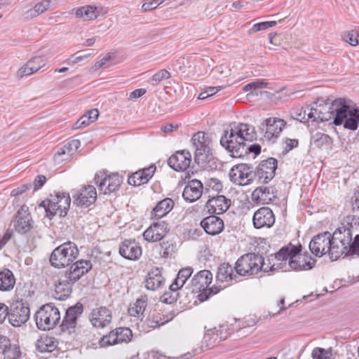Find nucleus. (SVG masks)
<instances>
[{"mask_svg": "<svg viewBox=\"0 0 359 359\" xmlns=\"http://www.w3.org/2000/svg\"><path fill=\"white\" fill-rule=\"evenodd\" d=\"M255 139V128L246 123H239L229 131L224 130L220 144L233 158H242L247 154L246 142H252Z\"/></svg>", "mask_w": 359, "mask_h": 359, "instance_id": "f257e3e1", "label": "nucleus"}, {"mask_svg": "<svg viewBox=\"0 0 359 359\" xmlns=\"http://www.w3.org/2000/svg\"><path fill=\"white\" fill-rule=\"evenodd\" d=\"M350 108L351 106L345 99L338 98L330 105L327 103L324 104L314 103L307 111H310L312 121L324 122L333 119L334 125L340 126L342 123L344 124L348 119Z\"/></svg>", "mask_w": 359, "mask_h": 359, "instance_id": "f03ea898", "label": "nucleus"}, {"mask_svg": "<svg viewBox=\"0 0 359 359\" xmlns=\"http://www.w3.org/2000/svg\"><path fill=\"white\" fill-rule=\"evenodd\" d=\"M301 245H294L289 243L275 254V259L278 261H285V262L288 260L290 267L294 271L311 269L316 260L308 253L301 254Z\"/></svg>", "mask_w": 359, "mask_h": 359, "instance_id": "7ed1b4c3", "label": "nucleus"}, {"mask_svg": "<svg viewBox=\"0 0 359 359\" xmlns=\"http://www.w3.org/2000/svg\"><path fill=\"white\" fill-rule=\"evenodd\" d=\"M352 231L343 226L332 233L330 259L337 260L341 256L352 255Z\"/></svg>", "mask_w": 359, "mask_h": 359, "instance_id": "20e7f679", "label": "nucleus"}, {"mask_svg": "<svg viewBox=\"0 0 359 359\" xmlns=\"http://www.w3.org/2000/svg\"><path fill=\"white\" fill-rule=\"evenodd\" d=\"M273 267L274 264L271 266H266L262 256L254 253H248L237 260L234 269L238 275L252 276L260 271L264 272L271 271Z\"/></svg>", "mask_w": 359, "mask_h": 359, "instance_id": "39448f33", "label": "nucleus"}, {"mask_svg": "<svg viewBox=\"0 0 359 359\" xmlns=\"http://www.w3.org/2000/svg\"><path fill=\"white\" fill-rule=\"evenodd\" d=\"M71 203V198L69 194L57 193L51 195L50 198L43 201L39 208H43L46 217L51 219L53 216L59 215L64 217L67 214Z\"/></svg>", "mask_w": 359, "mask_h": 359, "instance_id": "423d86ee", "label": "nucleus"}, {"mask_svg": "<svg viewBox=\"0 0 359 359\" xmlns=\"http://www.w3.org/2000/svg\"><path fill=\"white\" fill-rule=\"evenodd\" d=\"M79 249L72 242L65 243L57 247L50 257V264L55 268H64L72 263L79 255Z\"/></svg>", "mask_w": 359, "mask_h": 359, "instance_id": "0eeeda50", "label": "nucleus"}, {"mask_svg": "<svg viewBox=\"0 0 359 359\" xmlns=\"http://www.w3.org/2000/svg\"><path fill=\"white\" fill-rule=\"evenodd\" d=\"M212 275L208 270H202L194 275L191 280L193 286V292H199L198 299L201 302L206 301L211 295L216 294L219 290L217 287H210L208 285L211 283Z\"/></svg>", "mask_w": 359, "mask_h": 359, "instance_id": "6e6552de", "label": "nucleus"}, {"mask_svg": "<svg viewBox=\"0 0 359 359\" xmlns=\"http://www.w3.org/2000/svg\"><path fill=\"white\" fill-rule=\"evenodd\" d=\"M60 319V311L52 304L43 305L34 315L36 327L41 330L53 329L58 323Z\"/></svg>", "mask_w": 359, "mask_h": 359, "instance_id": "1a4fd4ad", "label": "nucleus"}, {"mask_svg": "<svg viewBox=\"0 0 359 359\" xmlns=\"http://www.w3.org/2000/svg\"><path fill=\"white\" fill-rule=\"evenodd\" d=\"M192 144L195 148L194 160L198 164L206 163L211 155L210 140L202 131L195 133L191 138Z\"/></svg>", "mask_w": 359, "mask_h": 359, "instance_id": "9d476101", "label": "nucleus"}, {"mask_svg": "<svg viewBox=\"0 0 359 359\" xmlns=\"http://www.w3.org/2000/svg\"><path fill=\"white\" fill-rule=\"evenodd\" d=\"M230 180L235 184L245 186L251 184L256 178V173L248 164L241 163L232 167L229 174Z\"/></svg>", "mask_w": 359, "mask_h": 359, "instance_id": "9b49d317", "label": "nucleus"}, {"mask_svg": "<svg viewBox=\"0 0 359 359\" xmlns=\"http://www.w3.org/2000/svg\"><path fill=\"white\" fill-rule=\"evenodd\" d=\"M332 234L325 231L315 236L309 243L311 252L316 257L328 254L330 257Z\"/></svg>", "mask_w": 359, "mask_h": 359, "instance_id": "f8f14e48", "label": "nucleus"}, {"mask_svg": "<svg viewBox=\"0 0 359 359\" xmlns=\"http://www.w3.org/2000/svg\"><path fill=\"white\" fill-rule=\"evenodd\" d=\"M29 314L28 305L22 302H17L12 304L10 311L8 310V322L13 327H20L28 320Z\"/></svg>", "mask_w": 359, "mask_h": 359, "instance_id": "ddd939ff", "label": "nucleus"}, {"mask_svg": "<svg viewBox=\"0 0 359 359\" xmlns=\"http://www.w3.org/2000/svg\"><path fill=\"white\" fill-rule=\"evenodd\" d=\"M285 121L283 119L270 117L265 119L260 126V130L264 134V137L271 141L277 138L285 126Z\"/></svg>", "mask_w": 359, "mask_h": 359, "instance_id": "4468645a", "label": "nucleus"}, {"mask_svg": "<svg viewBox=\"0 0 359 359\" xmlns=\"http://www.w3.org/2000/svg\"><path fill=\"white\" fill-rule=\"evenodd\" d=\"M170 231L169 224L165 221L153 222L143 233L144 238L148 242H158L163 240Z\"/></svg>", "mask_w": 359, "mask_h": 359, "instance_id": "2eb2a0df", "label": "nucleus"}, {"mask_svg": "<svg viewBox=\"0 0 359 359\" xmlns=\"http://www.w3.org/2000/svg\"><path fill=\"white\" fill-rule=\"evenodd\" d=\"M278 161L274 158H268L262 161L254 171L256 173V177L262 183H268L274 177Z\"/></svg>", "mask_w": 359, "mask_h": 359, "instance_id": "dca6fc26", "label": "nucleus"}, {"mask_svg": "<svg viewBox=\"0 0 359 359\" xmlns=\"http://www.w3.org/2000/svg\"><path fill=\"white\" fill-rule=\"evenodd\" d=\"M276 221L273 212L269 207H262L253 215L252 223L255 229L271 228Z\"/></svg>", "mask_w": 359, "mask_h": 359, "instance_id": "f3484780", "label": "nucleus"}, {"mask_svg": "<svg viewBox=\"0 0 359 359\" xmlns=\"http://www.w3.org/2000/svg\"><path fill=\"white\" fill-rule=\"evenodd\" d=\"M14 229L20 234L29 232L33 227V220L27 207L22 206L15 215L13 221Z\"/></svg>", "mask_w": 359, "mask_h": 359, "instance_id": "a211bd4d", "label": "nucleus"}, {"mask_svg": "<svg viewBox=\"0 0 359 359\" xmlns=\"http://www.w3.org/2000/svg\"><path fill=\"white\" fill-rule=\"evenodd\" d=\"M74 203L81 207H89L97 199V191L94 186L87 185L73 194Z\"/></svg>", "mask_w": 359, "mask_h": 359, "instance_id": "6ab92c4d", "label": "nucleus"}, {"mask_svg": "<svg viewBox=\"0 0 359 359\" xmlns=\"http://www.w3.org/2000/svg\"><path fill=\"white\" fill-rule=\"evenodd\" d=\"M191 155L189 151H177L168 159V165L177 172H184L189 168Z\"/></svg>", "mask_w": 359, "mask_h": 359, "instance_id": "aec40b11", "label": "nucleus"}, {"mask_svg": "<svg viewBox=\"0 0 359 359\" xmlns=\"http://www.w3.org/2000/svg\"><path fill=\"white\" fill-rule=\"evenodd\" d=\"M89 319L93 327L104 328L111 322V311L105 306L94 309L89 316Z\"/></svg>", "mask_w": 359, "mask_h": 359, "instance_id": "412c9836", "label": "nucleus"}, {"mask_svg": "<svg viewBox=\"0 0 359 359\" xmlns=\"http://www.w3.org/2000/svg\"><path fill=\"white\" fill-rule=\"evenodd\" d=\"M92 268L90 261L81 259L71 265L69 271L65 273V278L72 283H76Z\"/></svg>", "mask_w": 359, "mask_h": 359, "instance_id": "4be33fe9", "label": "nucleus"}, {"mask_svg": "<svg viewBox=\"0 0 359 359\" xmlns=\"http://www.w3.org/2000/svg\"><path fill=\"white\" fill-rule=\"evenodd\" d=\"M119 254L126 259L137 260L142 255V247L135 240L123 241L118 250Z\"/></svg>", "mask_w": 359, "mask_h": 359, "instance_id": "5701e85b", "label": "nucleus"}, {"mask_svg": "<svg viewBox=\"0 0 359 359\" xmlns=\"http://www.w3.org/2000/svg\"><path fill=\"white\" fill-rule=\"evenodd\" d=\"M83 312V305L77 303L69 307L65 313L62 324L60 325L62 332L70 331L74 329L76 325L77 318Z\"/></svg>", "mask_w": 359, "mask_h": 359, "instance_id": "b1692460", "label": "nucleus"}, {"mask_svg": "<svg viewBox=\"0 0 359 359\" xmlns=\"http://www.w3.org/2000/svg\"><path fill=\"white\" fill-rule=\"evenodd\" d=\"M231 205V200L223 195L211 197L205 204L210 214L220 215L225 212Z\"/></svg>", "mask_w": 359, "mask_h": 359, "instance_id": "393cba45", "label": "nucleus"}, {"mask_svg": "<svg viewBox=\"0 0 359 359\" xmlns=\"http://www.w3.org/2000/svg\"><path fill=\"white\" fill-rule=\"evenodd\" d=\"M46 60L43 56L34 57L17 72V77L22 79L38 72L46 65Z\"/></svg>", "mask_w": 359, "mask_h": 359, "instance_id": "a878e982", "label": "nucleus"}, {"mask_svg": "<svg viewBox=\"0 0 359 359\" xmlns=\"http://www.w3.org/2000/svg\"><path fill=\"white\" fill-rule=\"evenodd\" d=\"M20 348L11 344L6 337L0 335V359H20Z\"/></svg>", "mask_w": 359, "mask_h": 359, "instance_id": "bb28decb", "label": "nucleus"}, {"mask_svg": "<svg viewBox=\"0 0 359 359\" xmlns=\"http://www.w3.org/2000/svg\"><path fill=\"white\" fill-rule=\"evenodd\" d=\"M276 198V191L272 187H259L252 194V200L257 204H269Z\"/></svg>", "mask_w": 359, "mask_h": 359, "instance_id": "cd10ccee", "label": "nucleus"}, {"mask_svg": "<svg viewBox=\"0 0 359 359\" xmlns=\"http://www.w3.org/2000/svg\"><path fill=\"white\" fill-rule=\"evenodd\" d=\"M201 226L207 233L213 236L220 233L224 228L223 220L215 215L205 217L201 222Z\"/></svg>", "mask_w": 359, "mask_h": 359, "instance_id": "c85d7f7f", "label": "nucleus"}, {"mask_svg": "<svg viewBox=\"0 0 359 359\" xmlns=\"http://www.w3.org/2000/svg\"><path fill=\"white\" fill-rule=\"evenodd\" d=\"M203 184L200 180H192L184 189L182 196L186 201L190 203L197 201L202 195Z\"/></svg>", "mask_w": 359, "mask_h": 359, "instance_id": "c756f323", "label": "nucleus"}, {"mask_svg": "<svg viewBox=\"0 0 359 359\" xmlns=\"http://www.w3.org/2000/svg\"><path fill=\"white\" fill-rule=\"evenodd\" d=\"M165 278L162 275V269L158 267L151 269L147 276L145 287L150 290H156L165 283Z\"/></svg>", "mask_w": 359, "mask_h": 359, "instance_id": "7c9ffc66", "label": "nucleus"}, {"mask_svg": "<svg viewBox=\"0 0 359 359\" xmlns=\"http://www.w3.org/2000/svg\"><path fill=\"white\" fill-rule=\"evenodd\" d=\"M73 283L65 277L64 279L60 278L55 281V298L62 301L67 299L72 294Z\"/></svg>", "mask_w": 359, "mask_h": 359, "instance_id": "2f4dec72", "label": "nucleus"}, {"mask_svg": "<svg viewBox=\"0 0 359 359\" xmlns=\"http://www.w3.org/2000/svg\"><path fill=\"white\" fill-rule=\"evenodd\" d=\"M174 207V201L166 198L159 201L153 208L151 212V218L159 219L168 214Z\"/></svg>", "mask_w": 359, "mask_h": 359, "instance_id": "473e14b6", "label": "nucleus"}, {"mask_svg": "<svg viewBox=\"0 0 359 359\" xmlns=\"http://www.w3.org/2000/svg\"><path fill=\"white\" fill-rule=\"evenodd\" d=\"M238 273H234L233 268L228 263L222 264L217 271V280L221 283L236 280Z\"/></svg>", "mask_w": 359, "mask_h": 359, "instance_id": "72a5a7b5", "label": "nucleus"}, {"mask_svg": "<svg viewBox=\"0 0 359 359\" xmlns=\"http://www.w3.org/2000/svg\"><path fill=\"white\" fill-rule=\"evenodd\" d=\"M226 339V336L222 334V330L214 327L213 329L208 330L204 334V341L206 346L210 348L213 347L217 343Z\"/></svg>", "mask_w": 359, "mask_h": 359, "instance_id": "f704fd0d", "label": "nucleus"}, {"mask_svg": "<svg viewBox=\"0 0 359 359\" xmlns=\"http://www.w3.org/2000/svg\"><path fill=\"white\" fill-rule=\"evenodd\" d=\"M148 302V297L146 294L141 295L137 298L133 304H130L128 308V313L130 316L140 317L142 315Z\"/></svg>", "mask_w": 359, "mask_h": 359, "instance_id": "c9c22d12", "label": "nucleus"}, {"mask_svg": "<svg viewBox=\"0 0 359 359\" xmlns=\"http://www.w3.org/2000/svg\"><path fill=\"white\" fill-rule=\"evenodd\" d=\"M15 284V278L13 272L9 269L0 271V290L9 291Z\"/></svg>", "mask_w": 359, "mask_h": 359, "instance_id": "e433bc0d", "label": "nucleus"}, {"mask_svg": "<svg viewBox=\"0 0 359 359\" xmlns=\"http://www.w3.org/2000/svg\"><path fill=\"white\" fill-rule=\"evenodd\" d=\"M75 15L83 20H91L97 18L99 12L95 6H84L76 9Z\"/></svg>", "mask_w": 359, "mask_h": 359, "instance_id": "4c0bfd02", "label": "nucleus"}, {"mask_svg": "<svg viewBox=\"0 0 359 359\" xmlns=\"http://www.w3.org/2000/svg\"><path fill=\"white\" fill-rule=\"evenodd\" d=\"M51 0H42L25 13L27 18H34L50 9Z\"/></svg>", "mask_w": 359, "mask_h": 359, "instance_id": "58836bf2", "label": "nucleus"}, {"mask_svg": "<svg viewBox=\"0 0 359 359\" xmlns=\"http://www.w3.org/2000/svg\"><path fill=\"white\" fill-rule=\"evenodd\" d=\"M94 180L100 193L109 194L110 175H107L104 171H100L95 175Z\"/></svg>", "mask_w": 359, "mask_h": 359, "instance_id": "ea45409f", "label": "nucleus"}, {"mask_svg": "<svg viewBox=\"0 0 359 359\" xmlns=\"http://www.w3.org/2000/svg\"><path fill=\"white\" fill-rule=\"evenodd\" d=\"M36 349L41 353L51 352L56 347V341L49 337H41L36 343Z\"/></svg>", "mask_w": 359, "mask_h": 359, "instance_id": "a19ab883", "label": "nucleus"}, {"mask_svg": "<svg viewBox=\"0 0 359 359\" xmlns=\"http://www.w3.org/2000/svg\"><path fill=\"white\" fill-rule=\"evenodd\" d=\"M175 316L174 311H170L163 315V317L159 316V313L154 315L152 319L149 320L148 325L152 327H160L170 322Z\"/></svg>", "mask_w": 359, "mask_h": 359, "instance_id": "79ce46f5", "label": "nucleus"}, {"mask_svg": "<svg viewBox=\"0 0 359 359\" xmlns=\"http://www.w3.org/2000/svg\"><path fill=\"white\" fill-rule=\"evenodd\" d=\"M358 126L359 109L351 107L348 119L346 121L344 127L351 130H355Z\"/></svg>", "mask_w": 359, "mask_h": 359, "instance_id": "37998d69", "label": "nucleus"}, {"mask_svg": "<svg viewBox=\"0 0 359 359\" xmlns=\"http://www.w3.org/2000/svg\"><path fill=\"white\" fill-rule=\"evenodd\" d=\"M180 298V292L174 287H169V290L165 291L160 297V301L165 304H172Z\"/></svg>", "mask_w": 359, "mask_h": 359, "instance_id": "c03bdc74", "label": "nucleus"}, {"mask_svg": "<svg viewBox=\"0 0 359 359\" xmlns=\"http://www.w3.org/2000/svg\"><path fill=\"white\" fill-rule=\"evenodd\" d=\"M115 339L117 344L128 342L130 341L133 334L130 329L128 327H118L114 330Z\"/></svg>", "mask_w": 359, "mask_h": 359, "instance_id": "a18cd8bd", "label": "nucleus"}, {"mask_svg": "<svg viewBox=\"0 0 359 359\" xmlns=\"http://www.w3.org/2000/svg\"><path fill=\"white\" fill-rule=\"evenodd\" d=\"M277 25L276 21H265L254 24L252 27L248 31V34H252L259 31L268 29Z\"/></svg>", "mask_w": 359, "mask_h": 359, "instance_id": "49530a36", "label": "nucleus"}, {"mask_svg": "<svg viewBox=\"0 0 359 359\" xmlns=\"http://www.w3.org/2000/svg\"><path fill=\"white\" fill-rule=\"evenodd\" d=\"M307 109H310V107L306 106L297 109L292 113V116L294 119L301 122L311 121V117H309L311 116L310 111H308Z\"/></svg>", "mask_w": 359, "mask_h": 359, "instance_id": "de8ad7c7", "label": "nucleus"}, {"mask_svg": "<svg viewBox=\"0 0 359 359\" xmlns=\"http://www.w3.org/2000/svg\"><path fill=\"white\" fill-rule=\"evenodd\" d=\"M332 143L331 137L325 133H317L313 136V144L320 148L323 146H328Z\"/></svg>", "mask_w": 359, "mask_h": 359, "instance_id": "09e8293b", "label": "nucleus"}, {"mask_svg": "<svg viewBox=\"0 0 359 359\" xmlns=\"http://www.w3.org/2000/svg\"><path fill=\"white\" fill-rule=\"evenodd\" d=\"M331 349H325L323 348H315L312 351L313 359H332Z\"/></svg>", "mask_w": 359, "mask_h": 359, "instance_id": "8fccbe9b", "label": "nucleus"}, {"mask_svg": "<svg viewBox=\"0 0 359 359\" xmlns=\"http://www.w3.org/2000/svg\"><path fill=\"white\" fill-rule=\"evenodd\" d=\"M122 177L117 173L110 174L109 194L118 190L122 184Z\"/></svg>", "mask_w": 359, "mask_h": 359, "instance_id": "3c124183", "label": "nucleus"}, {"mask_svg": "<svg viewBox=\"0 0 359 359\" xmlns=\"http://www.w3.org/2000/svg\"><path fill=\"white\" fill-rule=\"evenodd\" d=\"M170 77V72L166 69H161L154 74L151 78V81L154 85H158L163 79H166Z\"/></svg>", "mask_w": 359, "mask_h": 359, "instance_id": "603ef678", "label": "nucleus"}, {"mask_svg": "<svg viewBox=\"0 0 359 359\" xmlns=\"http://www.w3.org/2000/svg\"><path fill=\"white\" fill-rule=\"evenodd\" d=\"M115 334L114 330L111 331L109 334L103 336L100 340V344L102 347H105L107 346L117 344L116 341L115 339Z\"/></svg>", "mask_w": 359, "mask_h": 359, "instance_id": "864d4df0", "label": "nucleus"}, {"mask_svg": "<svg viewBox=\"0 0 359 359\" xmlns=\"http://www.w3.org/2000/svg\"><path fill=\"white\" fill-rule=\"evenodd\" d=\"M142 178H143L142 173H141L140 171H137L128 177V183L130 185L135 187L144 184V183Z\"/></svg>", "mask_w": 359, "mask_h": 359, "instance_id": "5fc2aeb1", "label": "nucleus"}, {"mask_svg": "<svg viewBox=\"0 0 359 359\" xmlns=\"http://www.w3.org/2000/svg\"><path fill=\"white\" fill-rule=\"evenodd\" d=\"M344 39L346 42L351 46H355L358 44V34L354 30L344 33Z\"/></svg>", "mask_w": 359, "mask_h": 359, "instance_id": "6e6d98bb", "label": "nucleus"}, {"mask_svg": "<svg viewBox=\"0 0 359 359\" xmlns=\"http://www.w3.org/2000/svg\"><path fill=\"white\" fill-rule=\"evenodd\" d=\"M163 2L164 0H144L142 9L144 11H149L157 8Z\"/></svg>", "mask_w": 359, "mask_h": 359, "instance_id": "4d7b16f0", "label": "nucleus"}, {"mask_svg": "<svg viewBox=\"0 0 359 359\" xmlns=\"http://www.w3.org/2000/svg\"><path fill=\"white\" fill-rule=\"evenodd\" d=\"M156 168V166L152 165L148 168L139 170L141 173H142L143 178H142V180L144 184L147 183L149 180L152 177Z\"/></svg>", "mask_w": 359, "mask_h": 359, "instance_id": "13d9d810", "label": "nucleus"}, {"mask_svg": "<svg viewBox=\"0 0 359 359\" xmlns=\"http://www.w3.org/2000/svg\"><path fill=\"white\" fill-rule=\"evenodd\" d=\"M65 145L67 147V155L72 156L80 147L81 142L79 140L74 139Z\"/></svg>", "mask_w": 359, "mask_h": 359, "instance_id": "bf43d9fd", "label": "nucleus"}, {"mask_svg": "<svg viewBox=\"0 0 359 359\" xmlns=\"http://www.w3.org/2000/svg\"><path fill=\"white\" fill-rule=\"evenodd\" d=\"M284 151L288 152L298 146L299 142L296 139L286 138L284 141Z\"/></svg>", "mask_w": 359, "mask_h": 359, "instance_id": "052dcab7", "label": "nucleus"}, {"mask_svg": "<svg viewBox=\"0 0 359 359\" xmlns=\"http://www.w3.org/2000/svg\"><path fill=\"white\" fill-rule=\"evenodd\" d=\"M91 123L92 122L90 121V119L87 117V116L84 114L74 123V128L79 129L83 127H86Z\"/></svg>", "mask_w": 359, "mask_h": 359, "instance_id": "680f3d73", "label": "nucleus"}, {"mask_svg": "<svg viewBox=\"0 0 359 359\" xmlns=\"http://www.w3.org/2000/svg\"><path fill=\"white\" fill-rule=\"evenodd\" d=\"M30 187H31V184H22V185L17 187L16 189H14L11 191V194L13 196H20V195L22 194L23 193H25L28 189H29Z\"/></svg>", "mask_w": 359, "mask_h": 359, "instance_id": "e2e57ef3", "label": "nucleus"}, {"mask_svg": "<svg viewBox=\"0 0 359 359\" xmlns=\"http://www.w3.org/2000/svg\"><path fill=\"white\" fill-rule=\"evenodd\" d=\"M186 281L187 280L181 278V276L177 273L174 282L170 285V287H174L175 289L179 291V290H181L182 288Z\"/></svg>", "mask_w": 359, "mask_h": 359, "instance_id": "0e129e2a", "label": "nucleus"}, {"mask_svg": "<svg viewBox=\"0 0 359 359\" xmlns=\"http://www.w3.org/2000/svg\"><path fill=\"white\" fill-rule=\"evenodd\" d=\"M8 307L4 303H0V323H3L8 318Z\"/></svg>", "mask_w": 359, "mask_h": 359, "instance_id": "69168bd1", "label": "nucleus"}, {"mask_svg": "<svg viewBox=\"0 0 359 359\" xmlns=\"http://www.w3.org/2000/svg\"><path fill=\"white\" fill-rule=\"evenodd\" d=\"M46 182V177L44 175H38L34 182V189H39Z\"/></svg>", "mask_w": 359, "mask_h": 359, "instance_id": "338daca9", "label": "nucleus"}, {"mask_svg": "<svg viewBox=\"0 0 359 359\" xmlns=\"http://www.w3.org/2000/svg\"><path fill=\"white\" fill-rule=\"evenodd\" d=\"M351 253L353 255H359V235L355 236L354 240H352V250Z\"/></svg>", "mask_w": 359, "mask_h": 359, "instance_id": "774afa93", "label": "nucleus"}]
</instances>
